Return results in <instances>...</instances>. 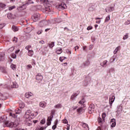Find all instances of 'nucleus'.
<instances>
[{"label":"nucleus","mask_w":130,"mask_h":130,"mask_svg":"<svg viewBox=\"0 0 130 130\" xmlns=\"http://www.w3.org/2000/svg\"><path fill=\"white\" fill-rule=\"evenodd\" d=\"M12 29L13 31H14V32H17V31L19 30V28L15 25L12 26Z\"/></svg>","instance_id":"aec40b11"},{"label":"nucleus","mask_w":130,"mask_h":130,"mask_svg":"<svg viewBox=\"0 0 130 130\" xmlns=\"http://www.w3.org/2000/svg\"><path fill=\"white\" fill-rule=\"evenodd\" d=\"M62 122L63 123H68V120H67V119H64L62 120Z\"/></svg>","instance_id":"a18cd8bd"},{"label":"nucleus","mask_w":130,"mask_h":130,"mask_svg":"<svg viewBox=\"0 0 130 130\" xmlns=\"http://www.w3.org/2000/svg\"><path fill=\"white\" fill-rule=\"evenodd\" d=\"M33 96V93H32V92H28L25 93V96L26 97V98H30V97Z\"/></svg>","instance_id":"2eb2a0df"},{"label":"nucleus","mask_w":130,"mask_h":130,"mask_svg":"<svg viewBox=\"0 0 130 130\" xmlns=\"http://www.w3.org/2000/svg\"><path fill=\"white\" fill-rule=\"evenodd\" d=\"M14 49H15V47H12L9 49V51H10L11 52H12L14 51Z\"/></svg>","instance_id":"37998d69"},{"label":"nucleus","mask_w":130,"mask_h":130,"mask_svg":"<svg viewBox=\"0 0 130 130\" xmlns=\"http://www.w3.org/2000/svg\"><path fill=\"white\" fill-rule=\"evenodd\" d=\"M52 129H55L56 128V125H54L52 126Z\"/></svg>","instance_id":"680f3d73"},{"label":"nucleus","mask_w":130,"mask_h":130,"mask_svg":"<svg viewBox=\"0 0 130 130\" xmlns=\"http://www.w3.org/2000/svg\"><path fill=\"white\" fill-rule=\"evenodd\" d=\"M114 100H115V96L113 95H110L109 104H110V107H112V104L113 102H114Z\"/></svg>","instance_id":"20e7f679"},{"label":"nucleus","mask_w":130,"mask_h":130,"mask_svg":"<svg viewBox=\"0 0 130 130\" xmlns=\"http://www.w3.org/2000/svg\"><path fill=\"white\" fill-rule=\"evenodd\" d=\"M89 47V49H92L93 48V45H90Z\"/></svg>","instance_id":"338daca9"},{"label":"nucleus","mask_w":130,"mask_h":130,"mask_svg":"<svg viewBox=\"0 0 130 130\" xmlns=\"http://www.w3.org/2000/svg\"><path fill=\"white\" fill-rule=\"evenodd\" d=\"M29 56H33V54H34V52L33 50H29L28 52Z\"/></svg>","instance_id":"5701e85b"},{"label":"nucleus","mask_w":130,"mask_h":130,"mask_svg":"<svg viewBox=\"0 0 130 130\" xmlns=\"http://www.w3.org/2000/svg\"><path fill=\"white\" fill-rule=\"evenodd\" d=\"M7 17L9 20H12V19H15L16 15H13L12 13H8L7 14Z\"/></svg>","instance_id":"9b49d317"},{"label":"nucleus","mask_w":130,"mask_h":130,"mask_svg":"<svg viewBox=\"0 0 130 130\" xmlns=\"http://www.w3.org/2000/svg\"><path fill=\"white\" fill-rule=\"evenodd\" d=\"M20 108H24L25 107V103L23 102H21L19 104Z\"/></svg>","instance_id":"b1692460"},{"label":"nucleus","mask_w":130,"mask_h":130,"mask_svg":"<svg viewBox=\"0 0 130 130\" xmlns=\"http://www.w3.org/2000/svg\"><path fill=\"white\" fill-rule=\"evenodd\" d=\"M77 108H78V106L73 107V110H75V109H77Z\"/></svg>","instance_id":"e2e57ef3"},{"label":"nucleus","mask_w":130,"mask_h":130,"mask_svg":"<svg viewBox=\"0 0 130 130\" xmlns=\"http://www.w3.org/2000/svg\"><path fill=\"white\" fill-rule=\"evenodd\" d=\"M5 60V53H0V61Z\"/></svg>","instance_id":"f3484780"},{"label":"nucleus","mask_w":130,"mask_h":130,"mask_svg":"<svg viewBox=\"0 0 130 130\" xmlns=\"http://www.w3.org/2000/svg\"><path fill=\"white\" fill-rule=\"evenodd\" d=\"M54 108L56 109H59V108H61V105L60 104H58L54 106Z\"/></svg>","instance_id":"4be33fe9"},{"label":"nucleus","mask_w":130,"mask_h":130,"mask_svg":"<svg viewBox=\"0 0 130 130\" xmlns=\"http://www.w3.org/2000/svg\"><path fill=\"white\" fill-rule=\"evenodd\" d=\"M53 46H54V42H51L49 44V47H50V48H52Z\"/></svg>","instance_id":"473e14b6"},{"label":"nucleus","mask_w":130,"mask_h":130,"mask_svg":"<svg viewBox=\"0 0 130 130\" xmlns=\"http://www.w3.org/2000/svg\"><path fill=\"white\" fill-rule=\"evenodd\" d=\"M6 7H7L6 4L4 3H0V11L4 10V9H6Z\"/></svg>","instance_id":"dca6fc26"},{"label":"nucleus","mask_w":130,"mask_h":130,"mask_svg":"<svg viewBox=\"0 0 130 130\" xmlns=\"http://www.w3.org/2000/svg\"><path fill=\"white\" fill-rule=\"evenodd\" d=\"M19 52H20V49H18V50L15 51L16 54L19 53Z\"/></svg>","instance_id":"69168bd1"},{"label":"nucleus","mask_w":130,"mask_h":130,"mask_svg":"<svg viewBox=\"0 0 130 130\" xmlns=\"http://www.w3.org/2000/svg\"><path fill=\"white\" fill-rule=\"evenodd\" d=\"M27 68H28V69H32V65L31 64H28L27 66Z\"/></svg>","instance_id":"6e6d98bb"},{"label":"nucleus","mask_w":130,"mask_h":130,"mask_svg":"<svg viewBox=\"0 0 130 130\" xmlns=\"http://www.w3.org/2000/svg\"><path fill=\"white\" fill-rule=\"evenodd\" d=\"M127 38H128V34L126 33V34H125V35H124V36L123 37V40H126V39H127Z\"/></svg>","instance_id":"c85d7f7f"},{"label":"nucleus","mask_w":130,"mask_h":130,"mask_svg":"<svg viewBox=\"0 0 130 130\" xmlns=\"http://www.w3.org/2000/svg\"><path fill=\"white\" fill-rule=\"evenodd\" d=\"M52 118H53V115H51L49 117H48L47 119V125H50L51 124V121H52Z\"/></svg>","instance_id":"1a4fd4ad"},{"label":"nucleus","mask_w":130,"mask_h":130,"mask_svg":"<svg viewBox=\"0 0 130 130\" xmlns=\"http://www.w3.org/2000/svg\"><path fill=\"white\" fill-rule=\"evenodd\" d=\"M109 20H110V15H108L105 19V22L106 23V22H108V21H109Z\"/></svg>","instance_id":"c756f323"},{"label":"nucleus","mask_w":130,"mask_h":130,"mask_svg":"<svg viewBox=\"0 0 130 130\" xmlns=\"http://www.w3.org/2000/svg\"><path fill=\"white\" fill-rule=\"evenodd\" d=\"M11 57L12 58H16L17 57V55H16L15 53H12L11 55Z\"/></svg>","instance_id":"ea45409f"},{"label":"nucleus","mask_w":130,"mask_h":130,"mask_svg":"<svg viewBox=\"0 0 130 130\" xmlns=\"http://www.w3.org/2000/svg\"><path fill=\"white\" fill-rule=\"evenodd\" d=\"M85 102V99H83L80 101L79 102V104H84Z\"/></svg>","instance_id":"72a5a7b5"},{"label":"nucleus","mask_w":130,"mask_h":130,"mask_svg":"<svg viewBox=\"0 0 130 130\" xmlns=\"http://www.w3.org/2000/svg\"><path fill=\"white\" fill-rule=\"evenodd\" d=\"M92 29H93V27H92L91 26H89L87 28V30H88V31L89 30H92Z\"/></svg>","instance_id":"09e8293b"},{"label":"nucleus","mask_w":130,"mask_h":130,"mask_svg":"<svg viewBox=\"0 0 130 130\" xmlns=\"http://www.w3.org/2000/svg\"><path fill=\"white\" fill-rule=\"evenodd\" d=\"M21 113V111L19 110L18 112H16L15 114H14L13 113H10V116H12L14 118H17L18 117V114H20Z\"/></svg>","instance_id":"6e6552de"},{"label":"nucleus","mask_w":130,"mask_h":130,"mask_svg":"<svg viewBox=\"0 0 130 130\" xmlns=\"http://www.w3.org/2000/svg\"><path fill=\"white\" fill-rule=\"evenodd\" d=\"M32 111L30 110H28L25 112L24 118V121L26 125H28V126H30L32 125V118H31V115H33L31 113Z\"/></svg>","instance_id":"f257e3e1"},{"label":"nucleus","mask_w":130,"mask_h":130,"mask_svg":"<svg viewBox=\"0 0 130 130\" xmlns=\"http://www.w3.org/2000/svg\"><path fill=\"white\" fill-rule=\"evenodd\" d=\"M4 27H5V25H4V24H0V29H3V28H4Z\"/></svg>","instance_id":"13d9d810"},{"label":"nucleus","mask_w":130,"mask_h":130,"mask_svg":"<svg viewBox=\"0 0 130 130\" xmlns=\"http://www.w3.org/2000/svg\"><path fill=\"white\" fill-rule=\"evenodd\" d=\"M129 24H130V20H127L125 23V24H126V25H129Z\"/></svg>","instance_id":"603ef678"},{"label":"nucleus","mask_w":130,"mask_h":130,"mask_svg":"<svg viewBox=\"0 0 130 130\" xmlns=\"http://www.w3.org/2000/svg\"><path fill=\"white\" fill-rule=\"evenodd\" d=\"M67 53H69L70 54H72V52L70 50H67Z\"/></svg>","instance_id":"bf43d9fd"},{"label":"nucleus","mask_w":130,"mask_h":130,"mask_svg":"<svg viewBox=\"0 0 130 130\" xmlns=\"http://www.w3.org/2000/svg\"><path fill=\"white\" fill-rule=\"evenodd\" d=\"M12 86V88H18V87H19V85L16 82H13V84Z\"/></svg>","instance_id":"412c9836"},{"label":"nucleus","mask_w":130,"mask_h":130,"mask_svg":"<svg viewBox=\"0 0 130 130\" xmlns=\"http://www.w3.org/2000/svg\"><path fill=\"white\" fill-rule=\"evenodd\" d=\"M80 94L79 90L77 91L76 92L73 93L72 95L71 96L70 100H72V101H74V100H76V98H77V96Z\"/></svg>","instance_id":"7ed1b4c3"},{"label":"nucleus","mask_w":130,"mask_h":130,"mask_svg":"<svg viewBox=\"0 0 130 130\" xmlns=\"http://www.w3.org/2000/svg\"><path fill=\"white\" fill-rule=\"evenodd\" d=\"M43 3H45V2H49V0H41Z\"/></svg>","instance_id":"0e129e2a"},{"label":"nucleus","mask_w":130,"mask_h":130,"mask_svg":"<svg viewBox=\"0 0 130 130\" xmlns=\"http://www.w3.org/2000/svg\"><path fill=\"white\" fill-rule=\"evenodd\" d=\"M118 112H120L122 111V106H119L118 107V110H117Z\"/></svg>","instance_id":"7c9ffc66"},{"label":"nucleus","mask_w":130,"mask_h":130,"mask_svg":"<svg viewBox=\"0 0 130 130\" xmlns=\"http://www.w3.org/2000/svg\"><path fill=\"white\" fill-rule=\"evenodd\" d=\"M25 9H26V8L24 6H20V7L18 8V9L19 11H23V10H25Z\"/></svg>","instance_id":"393cba45"},{"label":"nucleus","mask_w":130,"mask_h":130,"mask_svg":"<svg viewBox=\"0 0 130 130\" xmlns=\"http://www.w3.org/2000/svg\"><path fill=\"white\" fill-rule=\"evenodd\" d=\"M26 49L29 51L30 50V48H31V46H27L25 47Z\"/></svg>","instance_id":"3c124183"},{"label":"nucleus","mask_w":130,"mask_h":130,"mask_svg":"<svg viewBox=\"0 0 130 130\" xmlns=\"http://www.w3.org/2000/svg\"><path fill=\"white\" fill-rule=\"evenodd\" d=\"M82 126L83 127H84V128H87V127H88V124L85 123H82Z\"/></svg>","instance_id":"a19ab883"},{"label":"nucleus","mask_w":130,"mask_h":130,"mask_svg":"<svg viewBox=\"0 0 130 130\" xmlns=\"http://www.w3.org/2000/svg\"><path fill=\"white\" fill-rule=\"evenodd\" d=\"M102 116L103 120H104V121H105V117H106V113H103L102 115Z\"/></svg>","instance_id":"2f4dec72"},{"label":"nucleus","mask_w":130,"mask_h":130,"mask_svg":"<svg viewBox=\"0 0 130 130\" xmlns=\"http://www.w3.org/2000/svg\"><path fill=\"white\" fill-rule=\"evenodd\" d=\"M116 125V122H114L111 124V127H115Z\"/></svg>","instance_id":"4c0bfd02"},{"label":"nucleus","mask_w":130,"mask_h":130,"mask_svg":"<svg viewBox=\"0 0 130 130\" xmlns=\"http://www.w3.org/2000/svg\"><path fill=\"white\" fill-rule=\"evenodd\" d=\"M77 112H83V111H84V109H83V108H80L77 110Z\"/></svg>","instance_id":"c9c22d12"},{"label":"nucleus","mask_w":130,"mask_h":130,"mask_svg":"<svg viewBox=\"0 0 130 130\" xmlns=\"http://www.w3.org/2000/svg\"><path fill=\"white\" fill-rule=\"evenodd\" d=\"M39 42H40V43H41L42 44H44V41H41Z\"/></svg>","instance_id":"774afa93"},{"label":"nucleus","mask_w":130,"mask_h":130,"mask_svg":"<svg viewBox=\"0 0 130 130\" xmlns=\"http://www.w3.org/2000/svg\"><path fill=\"white\" fill-rule=\"evenodd\" d=\"M62 49L61 48H57L56 49V53L57 54H61L62 53Z\"/></svg>","instance_id":"ddd939ff"},{"label":"nucleus","mask_w":130,"mask_h":130,"mask_svg":"<svg viewBox=\"0 0 130 130\" xmlns=\"http://www.w3.org/2000/svg\"><path fill=\"white\" fill-rule=\"evenodd\" d=\"M40 122L42 124H44L45 122V119H43Z\"/></svg>","instance_id":"8fccbe9b"},{"label":"nucleus","mask_w":130,"mask_h":130,"mask_svg":"<svg viewBox=\"0 0 130 130\" xmlns=\"http://www.w3.org/2000/svg\"><path fill=\"white\" fill-rule=\"evenodd\" d=\"M7 117H5V116H2L0 117V122H5L6 124V122H7Z\"/></svg>","instance_id":"f8f14e48"},{"label":"nucleus","mask_w":130,"mask_h":130,"mask_svg":"<svg viewBox=\"0 0 130 130\" xmlns=\"http://www.w3.org/2000/svg\"><path fill=\"white\" fill-rule=\"evenodd\" d=\"M113 122H116V121H115V119L113 118L111 119V123H113Z\"/></svg>","instance_id":"864d4df0"},{"label":"nucleus","mask_w":130,"mask_h":130,"mask_svg":"<svg viewBox=\"0 0 130 130\" xmlns=\"http://www.w3.org/2000/svg\"><path fill=\"white\" fill-rule=\"evenodd\" d=\"M42 32H43V31L42 30V29L39 30L37 32V34H38V35H40V34H41L42 33Z\"/></svg>","instance_id":"79ce46f5"},{"label":"nucleus","mask_w":130,"mask_h":130,"mask_svg":"<svg viewBox=\"0 0 130 130\" xmlns=\"http://www.w3.org/2000/svg\"><path fill=\"white\" fill-rule=\"evenodd\" d=\"M46 105H47V104L45 102H41L40 103V106L42 108H45V107H46Z\"/></svg>","instance_id":"4468645a"},{"label":"nucleus","mask_w":130,"mask_h":130,"mask_svg":"<svg viewBox=\"0 0 130 130\" xmlns=\"http://www.w3.org/2000/svg\"><path fill=\"white\" fill-rule=\"evenodd\" d=\"M120 48H121V47H120V46L117 47L115 49V50H114V54H116V53H117L118 50H120Z\"/></svg>","instance_id":"6ab92c4d"},{"label":"nucleus","mask_w":130,"mask_h":130,"mask_svg":"<svg viewBox=\"0 0 130 130\" xmlns=\"http://www.w3.org/2000/svg\"><path fill=\"white\" fill-rule=\"evenodd\" d=\"M55 112V111L54 110H52L51 111V113L52 115H54Z\"/></svg>","instance_id":"5fc2aeb1"},{"label":"nucleus","mask_w":130,"mask_h":130,"mask_svg":"<svg viewBox=\"0 0 130 130\" xmlns=\"http://www.w3.org/2000/svg\"><path fill=\"white\" fill-rule=\"evenodd\" d=\"M13 42H15V43H17V42H18V38L14 37L13 39Z\"/></svg>","instance_id":"c03bdc74"},{"label":"nucleus","mask_w":130,"mask_h":130,"mask_svg":"<svg viewBox=\"0 0 130 130\" xmlns=\"http://www.w3.org/2000/svg\"><path fill=\"white\" fill-rule=\"evenodd\" d=\"M0 99H1V100H5L6 98L4 96V94L0 95Z\"/></svg>","instance_id":"de8ad7c7"},{"label":"nucleus","mask_w":130,"mask_h":130,"mask_svg":"<svg viewBox=\"0 0 130 130\" xmlns=\"http://www.w3.org/2000/svg\"><path fill=\"white\" fill-rule=\"evenodd\" d=\"M64 59H67V57L64 56H62L59 57V60L61 61V62H62Z\"/></svg>","instance_id":"a878e982"},{"label":"nucleus","mask_w":130,"mask_h":130,"mask_svg":"<svg viewBox=\"0 0 130 130\" xmlns=\"http://www.w3.org/2000/svg\"><path fill=\"white\" fill-rule=\"evenodd\" d=\"M40 18V14L38 13H36L34 14L32 19L34 21V22H36L37 21H38L39 19Z\"/></svg>","instance_id":"0eeeda50"},{"label":"nucleus","mask_w":130,"mask_h":130,"mask_svg":"<svg viewBox=\"0 0 130 130\" xmlns=\"http://www.w3.org/2000/svg\"><path fill=\"white\" fill-rule=\"evenodd\" d=\"M79 48H80V47L78 46H76L74 49H75V51H76L77 49H79Z\"/></svg>","instance_id":"4d7b16f0"},{"label":"nucleus","mask_w":130,"mask_h":130,"mask_svg":"<svg viewBox=\"0 0 130 130\" xmlns=\"http://www.w3.org/2000/svg\"><path fill=\"white\" fill-rule=\"evenodd\" d=\"M113 11V7H108L106 9V13H110V12H112Z\"/></svg>","instance_id":"a211bd4d"},{"label":"nucleus","mask_w":130,"mask_h":130,"mask_svg":"<svg viewBox=\"0 0 130 130\" xmlns=\"http://www.w3.org/2000/svg\"><path fill=\"white\" fill-rule=\"evenodd\" d=\"M98 121L99 123H102L104 120H103V119L101 118V117H99L98 119Z\"/></svg>","instance_id":"bb28decb"},{"label":"nucleus","mask_w":130,"mask_h":130,"mask_svg":"<svg viewBox=\"0 0 130 130\" xmlns=\"http://www.w3.org/2000/svg\"><path fill=\"white\" fill-rule=\"evenodd\" d=\"M95 110V105L94 104H91L88 107V112L90 114L93 113Z\"/></svg>","instance_id":"39448f33"},{"label":"nucleus","mask_w":130,"mask_h":130,"mask_svg":"<svg viewBox=\"0 0 130 130\" xmlns=\"http://www.w3.org/2000/svg\"><path fill=\"white\" fill-rule=\"evenodd\" d=\"M45 11L46 12H51V7H47L45 8Z\"/></svg>","instance_id":"cd10ccee"},{"label":"nucleus","mask_w":130,"mask_h":130,"mask_svg":"<svg viewBox=\"0 0 130 130\" xmlns=\"http://www.w3.org/2000/svg\"><path fill=\"white\" fill-rule=\"evenodd\" d=\"M26 104H27V105H30V104H33V102L30 100L27 101Z\"/></svg>","instance_id":"e433bc0d"},{"label":"nucleus","mask_w":130,"mask_h":130,"mask_svg":"<svg viewBox=\"0 0 130 130\" xmlns=\"http://www.w3.org/2000/svg\"><path fill=\"white\" fill-rule=\"evenodd\" d=\"M14 9H16L15 6H11V7H9V11H12V10H14Z\"/></svg>","instance_id":"58836bf2"},{"label":"nucleus","mask_w":130,"mask_h":130,"mask_svg":"<svg viewBox=\"0 0 130 130\" xmlns=\"http://www.w3.org/2000/svg\"><path fill=\"white\" fill-rule=\"evenodd\" d=\"M70 126H71V125L69 124H67V130H70Z\"/></svg>","instance_id":"052dcab7"},{"label":"nucleus","mask_w":130,"mask_h":130,"mask_svg":"<svg viewBox=\"0 0 130 130\" xmlns=\"http://www.w3.org/2000/svg\"><path fill=\"white\" fill-rule=\"evenodd\" d=\"M36 79L37 81H42V80H43V76L41 75V74L39 73L36 75Z\"/></svg>","instance_id":"9d476101"},{"label":"nucleus","mask_w":130,"mask_h":130,"mask_svg":"<svg viewBox=\"0 0 130 130\" xmlns=\"http://www.w3.org/2000/svg\"><path fill=\"white\" fill-rule=\"evenodd\" d=\"M108 61L107 60H105L103 61V67H105V66H106V63H107Z\"/></svg>","instance_id":"49530a36"},{"label":"nucleus","mask_w":130,"mask_h":130,"mask_svg":"<svg viewBox=\"0 0 130 130\" xmlns=\"http://www.w3.org/2000/svg\"><path fill=\"white\" fill-rule=\"evenodd\" d=\"M5 125L8 127H16L19 125V122L17 120H16L14 122L11 121H6L5 122Z\"/></svg>","instance_id":"f03ea898"},{"label":"nucleus","mask_w":130,"mask_h":130,"mask_svg":"<svg viewBox=\"0 0 130 130\" xmlns=\"http://www.w3.org/2000/svg\"><path fill=\"white\" fill-rule=\"evenodd\" d=\"M58 10L60 11L61 10H64V9H67V5L64 3H61L58 6H57Z\"/></svg>","instance_id":"423d86ee"},{"label":"nucleus","mask_w":130,"mask_h":130,"mask_svg":"<svg viewBox=\"0 0 130 130\" xmlns=\"http://www.w3.org/2000/svg\"><path fill=\"white\" fill-rule=\"evenodd\" d=\"M11 69H12V70H16L17 67L16 66V65L14 64H12L11 65Z\"/></svg>","instance_id":"f704fd0d"}]
</instances>
